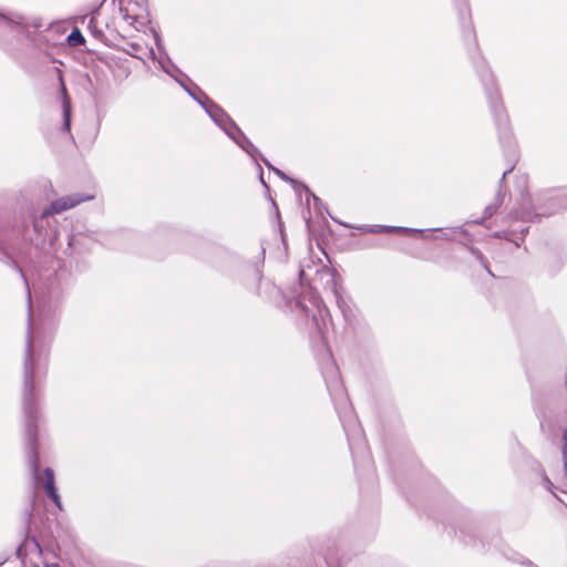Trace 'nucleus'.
<instances>
[{
	"label": "nucleus",
	"instance_id": "f257e3e1",
	"mask_svg": "<svg viewBox=\"0 0 567 567\" xmlns=\"http://www.w3.org/2000/svg\"><path fill=\"white\" fill-rule=\"evenodd\" d=\"M28 307L31 311V295L28 290ZM29 327L27 336V344L23 362V393H22V408L25 416V432L28 435V456L30 468L34 480H39V463L37 455V413L34 396V363L32 358V338H31V315L29 313Z\"/></svg>",
	"mask_w": 567,
	"mask_h": 567
},
{
	"label": "nucleus",
	"instance_id": "f03ea898",
	"mask_svg": "<svg viewBox=\"0 0 567 567\" xmlns=\"http://www.w3.org/2000/svg\"><path fill=\"white\" fill-rule=\"evenodd\" d=\"M327 384L332 399L336 401L337 410L347 432L351 450H353L355 444L363 445L364 440L360 425L352 413L347 394L336 371H332L327 380Z\"/></svg>",
	"mask_w": 567,
	"mask_h": 567
},
{
	"label": "nucleus",
	"instance_id": "7ed1b4c3",
	"mask_svg": "<svg viewBox=\"0 0 567 567\" xmlns=\"http://www.w3.org/2000/svg\"><path fill=\"white\" fill-rule=\"evenodd\" d=\"M186 92L196 100L207 112L210 118L226 133L233 131L230 123H234L221 107L215 104L207 95L200 92L203 99L196 96L187 86L182 84Z\"/></svg>",
	"mask_w": 567,
	"mask_h": 567
},
{
	"label": "nucleus",
	"instance_id": "20e7f679",
	"mask_svg": "<svg viewBox=\"0 0 567 567\" xmlns=\"http://www.w3.org/2000/svg\"><path fill=\"white\" fill-rule=\"evenodd\" d=\"M90 199H93V196H81L76 194L61 197L51 203L50 207L43 212V216L60 214Z\"/></svg>",
	"mask_w": 567,
	"mask_h": 567
},
{
	"label": "nucleus",
	"instance_id": "39448f33",
	"mask_svg": "<svg viewBox=\"0 0 567 567\" xmlns=\"http://www.w3.org/2000/svg\"><path fill=\"white\" fill-rule=\"evenodd\" d=\"M230 126L233 131L228 132L227 135L247 154H249L254 159L257 161L259 152L255 147V145L246 137V135L240 131V128L235 123H230Z\"/></svg>",
	"mask_w": 567,
	"mask_h": 567
},
{
	"label": "nucleus",
	"instance_id": "423d86ee",
	"mask_svg": "<svg viewBox=\"0 0 567 567\" xmlns=\"http://www.w3.org/2000/svg\"><path fill=\"white\" fill-rule=\"evenodd\" d=\"M230 126L233 131L228 132L227 135L247 154H249L254 159L257 161L259 152L255 147V145L246 137V135L240 131V128L235 123H230Z\"/></svg>",
	"mask_w": 567,
	"mask_h": 567
},
{
	"label": "nucleus",
	"instance_id": "0eeeda50",
	"mask_svg": "<svg viewBox=\"0 0 567 567\" xmlns=\"http://www.w3.org/2000/svg\"><path fill=\"white\" fill-rule=\"evenodd\" d=\"M44 491L47 495L53 501V503L59 507L62 508L61 498L60 495L56 492L55 485H54V474L51 468H45L44 471Z\"/></svg>",
	"mask_w": 567,
	"mask_h": 567
},
{
	"label": "nucleus",
	"instance_id": "6e6552de",
	"mask_svg": "<svg viewBox=\"0 0 567 567\" xmlns=\"http://www.w3.org/2000/svg\"><path fill=\"white\" fill-rule=\"evenodd\" d=\"M489 103L494 116L496 118V123L499 130H506L507 127V117L504 114L502 105L498 103L497 94H488Z\"/></svg>",
	"mask_w": 567,
	"mask_h": 567
},
{
	"label": "nucleus",
	"instance_id": "1a4fd4ad",
	"mask_svg": "<svg viewBox=\"0 0 567 567\" xmlns=\"http://www.w3.org/2000/svg\"><path fill=\"white\" fill-rule=\"evenodd\" d=\"M359 229L362 231H365V233H370V234L393 233V231H401V233L420 231L419 229H413V228L396 227V226H383V225L364 226Z\"/></svg>",
	"mask_w": 567,
	"mask_h": 567
},
{
	"label": "nucleus",
	"instance_id": "9d476101",
	"mask_svg": "<svg viewBox=\"0 0 567 567\" xmlns=\"http://www.w3.org/2000/svg\"><path fill=\"white\" fill-rule=\"evenodd\" d=\"M61 91L63 94L62 111H63V130L70 132L71 128V104L66 94V89L62 76H60Z\"/></svg>",
	"mask_w": 567,
	"mask_h": 567
},
{
	"label": "nucleus",
	"instance_id": "9b49d317",
	"mask_svg": "<svg viewBox=\"0 0 567 567\" xmlns=\"http://www.w3.org/2000/svg\"><path fill=\"white\" fill-rule=\"evenodd\" d=\"M502 203H503V195L501 193H498L495 198V203L492 205H488L485 208L484 215H483V220L491 218L496 213V210L502 205Z\"/></svg>",
	"mask_w": 567,
	"mask_h": 567
},
{
	"label": "nucleus",
	"instance_id": "f8f14e48",
	"mask_svg": "<svg viewBox=\"0 0 567 567\" xmlns=\"http://www.w3.org/2000/svg\"><path fill=\"white\" fill-rule=\"evenodd\" d=\"M69 42L71 44H73V45L83 44L84 43V38H83V35L81 34V32L79 30H74L69 35Z\"/></svg>",
	"mask_w": 567,
	"mask_h": 567
},
{
	"label": "nucleus",
	"instance_id": "ddd939ff",
	"mask_svg": "<svg viewBox=\"0 0 567 567\" xmlns=\"http://www.w3.org/2000/svg\"><path fill=\"white\" fill-rule=\"evenodd\" d=\"M21 20H22V17H20V16L7 17L6 14L0 13V23H4V24H10V23L20 24Z\"/></svg>",
	"mask_w": 567,
	"mask_h": 567
},
{
	"label": "nucleus",
	"instance_id": "4468645a",
	"mask_svg": "<svg viewBox=\"0 0 567 567\" xmlns=\"http://www.w3.org/2000/svg\"><path fill=\"white\" fill-rule=\"evenodd\" d=\"M262 162L269 167L271 168L281 179L286 181V182H289L291 184H295V181L289 178L284 172H281L280 169L278 168H275L271 166V164L266 159V158H262Z\"/></svg>",
	"mask_w": 567,
	"mask_h": 567
},
{
	"label": "nucleus",
	"instance_id": "2eb2a0df",
	"mask_svg": "<svg viewBox=\"0 0 567 567\" xmlns=\"http://www.w3.org/2000/svg\"><path fill=\"white\" fill-rule=\"evenodd\" d=\"M121 13L123 14V19L126 20L130 24L135 22L136 17L128 13V8H121Z\"/></svg>",
	"mask_w": 567,
	"mask_h": 567
},
{
	"label": "nucleus",
	"instance_id": "dca6fc26",
	"mask_svg": "<svg viewBox=\"0 0 567 567\" xmlns=\"http://www.w3.org/2000/svg\"><path fill=\"white\" fill-rule=\"evenodd\" d=\"M159 63L163 70L171 76H174V72H179V70L174 64L169 63V65H165L162 61Z\"/></svg>",
	"mask_w": 567,
	"mask_h": 567
},
{
	"label": "nucleus",
	"instance_id": "f3484780",
	"mask_svg": "<svg viewBox=\"0 0 567 567\" xmlns=\"http://www.w3.org/2000/svg\"><path fill=\"white\" fill-rule=\"evenodd\" d=\"M130 48H131L130 53H131L133 56L141 58L138 53L143 50V48H142L140 44H137V43H131V44H130Z\"/></svg>",
	"mask_w": 567,
	"mask_h": 567
},
{
	"label": "nucleus",
	"instance_id": "a211bd4d",
	"mask_svg": "<svg viewBox=\"0 0 567 567\" xmlns=\"http://www.w3.org/2000/svg\"><path fill=\"white\" fill-rule=\"evenodd\" d=\"M516 218H520L523 220H530L532 219V216L529 213H523L522 215L519 216H516Z\"/></svg>",
	"mask_w": 567,
	"mask_h": 567
},
{
	"label": "nucleus",
	"instance_id": "6ab92c4d",
	"mask_svg": "<svg viewBox=\"0 0 567 567\" xmlns=\"http://www.w3.org/2000/svg\"><path fill=\"white\" fill-rule=\"evenodd\" d=\"M545 483L548 489L553 487V483L547 477H545Z\"/></svg>",
	"mask_w": 567,
	"mask_h": 567
},
{
	"label": "nucleus",
	"instance_id": "aec40b11",
	"mask_svg": "<svg viewBox=\"0 0 567 567\" xmlns=\"http://www.w3.org/2000/svg\"><path fill=\"white\" fill-rule=\"evenodd\" d=\"M32 543H33L34 547L41 553L42 550H41V547L38 544V542L35 539H32Z\"/></svg>",
	"mask_w": 567,
	"mask_h": 567
},
{
	"label": "nucleus",
	"instance_id": "412c9836",
	"mask_svg": "<svg viewBox=\"0 0 567 567\" xmlns=\"http://www.w3.org/2000/svg\"><path fill=\"white\" fill-rule=\"evenodd\" d=\"M147 52L152 58H154L155 53L153 49H147Z\"/></svg>",
	"mask_w": 567,
	"mask_h": 567
},
{
	"label": "nucleus",
	"instance_id": "4be33fe9",
	"mask_svg": "<svg viewBox=\"0 0 567 567\" xmlns=\"http://www.w3.org/2000/svg\"><path fill=\"white\" fill-rule=\"evenodd\" d=\"M506 238H507L508 240H511V241H514V243H515V246H517V247L519 246L518 241H516L515 239H512V238H509V237H506Z\"/></svg>",
	"mask_w": 567,
	"mask_h": 567
},
{
	"label": "nucleus",
	"instance_id": "5701e85b",
	"mask_svg": "<svg viewBox=\"0 0 567 567\" xmlns=\"http://www.w3.org/2000/svg\"><path fill=\"white\" fill-rule=\"evenodd\" d=\"M508 172H511V169L505 171V172L503 173L502 181L506 177V175H507V173H508Z\"/></svg>",
	"mask_w": 567,
	"mask_h": 567
},
{
	"label": "nucleus",
	"instance_id": "b1692460",
	"mask_svg": "<svg viewBox=\"0 0 567 567\" xmlns=\"http://www.w3.org/2000/svg\"><path fill=\"white\" fill-rule=\"evenodd\" d=\"M525 231H527V229H522V230H520V235H522V236H520V238H523V237H524Z\"/></svg>",
	"mask_w": 567,
	"mask_h": 567
},
{
	"label": "nucleus",
	"instance_id": "393cba45",
	"mask_svg": "<svg viewBox=\"0 0 567 567\" xmlns=\"http://www.w3.org/2000/svg\"><path fill=\"white\" fill-rule=\"evenodd\" d=\"M564 461L567 462V450L564 453Z\"/></svg>",
	"mask_w": 567,
	"mask_h": 567
},
{
	"label": "nucleus",
	"instance_id": "a878e982",
	"mask_svg": "<svg viewBox=\"0 0 567 567\" xmlns=\"http://www.w3.org/2000/svg\"><path fill=\"white\" fill-rule=\"evenodd\" d=\"M45 567H55L54 564L50 565V564H45Z\"/></svg>",
	"mask_w": 567,
	"mask_h": 567
}]
</instances>
